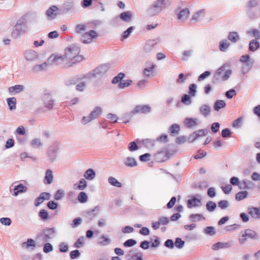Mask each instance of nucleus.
<instances>
[{
    "mask_svg": "<svg viewBox=\"0 0 260 260\" xmlns=\"http://www.w3.org/2000/svg\"><path fill=\"white\" fill-rule=\"evenodd\" d=\"M162 7V0H157L154 2L149 9L150 13L152 15H156L161 11Z\"/></svg>",
    "mask_w": 260,
    "mask_h": 260,
    "instance_id": "11",
    "label": "nucleus"
},
{
    "mask_svg": "<svg viewBox=\"0 0 260 260\" xmlns=\"http://www.w3.org/2000/svg\"><path fill=\"white\" fill-rule=\"evenodd\" d=\"M84 76L81 78L79 75L71 77L65 81V84L67 86H71L78 83L82 79L84 78Z\"/></svg>",
    "mask_w": 260,
    "mask_h": 260,
    "instance_id": "21",
    "label": "nucleus"
},
{
    "mask_svg": "<svg viewBox=\"0 0 260 260\" xmlns=\"http://www.w3.org/2000/svg\"><path fill=\"white\" fill-rule=\"evenodd\" d=\"M85 242V237L84 236L80 237L74 244V247L77 248H80L84 246Z\"/></svg>",
    "mask_w": 260,
    "mask_h": 260,
    "instance_id": "42",
    "label": "nucleus"
},
{
    "mask_svg": "<svg viewBox=\"0 0 260 260\" xmlns=\"http://www.w3.org/2000/svg\"><path fill=\"white\" fill-rule=\"evenodd\" d=\"M119 18L125 22H129L132 21L133 13L131 11H124L119 15Z\"/></svg>",
    "mask_w": 260,
    "mask_h": 260,
    "instance_id": "20",
    "label": "nucleus"
},
{
    "mask_svg": "<svg viewBox=\"0 0 260 260\" xmlns=\"http://www.w3.org/2000/svg\"><path fill=\"white\" fill-rule=\"evenodd\" d=\"M207 209L210 211H213L216 207V204L212 201H209L206 205Z\"/></svg>",
    "mask_w": 260,
    "mask_h": 260,
    "instance_id": "64",
    "label": "nucleus"
},
{
    "mask_svg": "<svg viewBox=\"0 0 260 260\" xmlns=\"http://www.w3.org/2000/svg\"><path fill=\"white\" fill-rule=\"evenodd\" d=\"M53 172L51 169H48L46 171L43 182L46 185H49L53 182Z\"/></svg>",
    "mask_w": 260,
    "mask_h": 260,
    "instance_id": "18",
    "label": "nucleus"
},
{
    "mask_svg": "<svg viewBox=\"0 0 260 260\" xmlns=\"http://www.w3.org/2000/svg\"><path fill=\"white\" fill-rule=\"evenodd\" d=\"M96 176L95 171L93 169H87L84 174V177L88 180L93 179Z\"/></svg>",
    "mask_w": 260,
    "mask_h": 260,
    "instance_id": "29",
    "label": "nucleus"
},
{
    "mask_svg": "<svg viewBox=\"0 0 260 260\" xmlns=\"http://www.w3.org/2000/svg\"><path fill=\"white\" fill-rule=\"evenodd\" d=\"M200 203V200L193 197L187 201V207L191 208L198 206Z\"/></svg>",
    "mask_w": 260,
    "mask_h": 260,
    "instance_id": "33",
    "label": "nucleus"
},
{
    "mask_svg": "<svg viewBox=\"0 0 260 260\" xmlns=\"http://www.w3.org/2000/svg\"><path fill=\"white\" fill-rule=\"evenodd\" d=\"M74 8V3L72 1L65 2L62 6L63 13H67L69 11L73 10Z\"/></svg>",
    "mask_w": 260,
    "mask_h": 260,
    "instance_id": "24",
    "label": "nucleus"
},
{
    "mask_svg": "<svg viewBox=\"0 0 260 260\" xmlns=\"http://www.w3.org/2000/svg\"><path fill=\"white\" fill-rule=\"evenodd\" d=\"M27 29L26 16H23L17 21L12 31L11 37L15 39H18L26 32Z\"/></svg>",
    "mask_w": 260,
    "mask_h": 260,
    "instance_id": "1",
    "label": "nucleus"
},
{
    "mask_svg": "<svg viewBox=\"0 0 260 260\" xmlns=\"http://www.w3.org/2000/svg\"><path fill=\"white\" fill-rule=\"evenodd\" d=\"M41 100L45 108H47L49 110L53 109L54 104V100L53 99L51 92L45 91L44 93L41 96Z\"/></svg>",
    "mask_w": 260,
    "mask_h": 260,
    "instance_id": "6",
    "label": "nucleus"
},
{
    "mask_svg": "<svg viewBox=\"0 0 260 260\" xmlns=\"http://www.w3.org/2000/svg\"><path fill=\"white\" fill-rule=\"evenodd\" d=\"M151 154L146 153L139 156V160L142 162H146L150 160Z\"/></svg>",
    "mask_w": 260,
    "mask_h": 260,
    "instance_id": "60",
    "label": "nucleus"
},
{
    "mask_svg": "<svg viewBox=\"0 0 260 260\" xmlns=\"http://www.w3.org/2000/svg\"><path fill=\"white\" fill-rule=\"evenodd\" d=\"M7 104L9 108L11 111H13L16 108V99L15 97L9 98L7 99Z\"/></svg>",
    "mask_w": 260,
    "mask_h": 260,
    "instance_id": "34",
    "label": "nucleus"
},
{
    "mask_svg": "<svg viewBox=\"0 0 260 260\" xmlns=\"http://www.w3.org/2000/svg\"><path fill=\"white\" fill-rule=\"evenodd\" d=\"M39 216L43 221L48 220L49 218V215L48 211L45 209H41L39 212Z\"/></svg>",
    "mask_w": 260,
    "mask_h": 260,
    "instance_id": "43",
    "label": "nucleus"
},
{
    "mask_svg": "<svg viewBox=\"0 0 260 260\" xmlns=\"http://www.w3.org/2000/svg\"><path fill=\"white\" fill-rule=\"evenodd\" d=\"M58 8L53 5L51 6L46 12V15L49 18L54 19L57 15Z\"/></svg>",
    "mask_w": 260,
    "mask_h": 260,
    "instance_id": "17",
    "label": "nucleus"
},
{
    "mask_svg": "<svg viewBox=\"0 0 260 260\" xmlns=\"http://www.w3.org/2000/svg\"><path fill=\"white\" fill-rule=\"evenodd\" d=\"M64 194V191L61 189H58L54 196V198L55 200L58 201L61 199Z\"/></svg>",
    "mask_w": 260,
    "mask_h": 260,
    "instance_id": "58",
    "label": "nucleus"
},
{
    "mask_svg": "<svg viewBox=\"0 0 260 260\" xmlns=\"http://www.w3.org/2000/svg\"><path fill=\"white\" fill-rule=\"evenodd\" d=\"M189 14V10L186 8L180 11L178 14L177 18L179 20L184 21L188 18Z\"/></svg>",
    "mask_w": 260,
    "mask_h": 260,
    "instance_id": "25",
    "label": "nucleus"
},
{
    "mask_svg": "<svg viewBox=\"0 0 260 260\" xmlns=\"http://www.w3.org/2000/svg\"><path fill=\"white\" fill-rule=\"evenodd\" d=\"M141 141L145 147L149 149H153L156 141L162 142V134L160 135L156 140L145 139L142 140Z\"/></svg>",
    "mask_w": 260,
    "mask_h": 260,
    "instance_id": "9",
    "label": "nucleus"
},
{
    "mask_svg": "<svg viewBox=\"0 0 260 260\" xmlns=\"http://www.w3.org/2000/svg\"><path fill=\"white\" fill-rule=\"evenodd\" d=\"M22 247L27 249L31 247V249L34 250L36 247V243L34 239L28 238L26 242L22 243Z\"/></svg>",
    "mask_w": 260,
    "mask_h": 260,
    "instance_id": "27",
    "label": "nucleus"
},
{
    "mask_svg": "<svg viewBox=\"0 0 260 260\" xmlns=\"http://www.w3.org/2000/svg\"><path fill=\"white\" fill-rule=\"evenodd\" d=\"M80 255L81 253L78 249L72 250L70 252V257L72 259H76L80 257Z\"/></svg>",
    "mask_w": 260,
    "mask_h": 260,
    "instance_id": "57",
    "label": "nucleus"
},
{
    "mask_svg": "<svg viewBox=\"0 0 260 260\" xmlns=\"http://www.w3.org/2000/svg\"><path fill=\"white\" fill-rule=\"evenodd\" d=\"M200 112L204 116H206L208 115L210 112V109L208 106L203 105L200 108Z\"/></svg>",
    "mask_w": 260,
    "mask_h": 260,
    "instance_id": "52",
    "label": "nucleus"
},
{
    "mask_svg": "<svg viewBox=\"0 0 260 260\" xmlns=\"http://www.w3.org/2000/svg\"><path fill=\"white\" fill-rule=\"evenodd\" d=\"M124 164L126 166L130 168L136 167L138 165L136 159L131 157H126L124 161Z\"/></svg>",
    "mask_w": 260,
    "mask_h": 260,
    "instance_id": "28",
    "label": "nucleus"
},
{
    "mask_svg": "<svg viewBox=\"0 0 260 260\" xmlns=\"http://www.w3.org/2000/svg\"><path fill=\"white\" fill-rule=\"evenodd\" d=\"M135 29L134 26H130L128 28H127L125 31L123 32L121 36V39L120 40L121 41H124V40L128 38L132 32L133 31V30Z\"/></svg>",
    "mask_w": 260,
    "mask_h": 260,
    "instance_id": "32",
    "label": "nucleus"
},
{
    "mask_svg": "<svg viewBox=\"0 0 260 260\" xmlns=\"http://www.w3.org/2000/svg\"><path fill=\"white\" fill-rule=\"evenodd\" d=\"M158 44L154 40H150L145 43L143 50L145 52L148 53L154 49H155Z\"/></svg>",
    "mask_w": 260,
    "mask_h": 260,
    "instance_id": "14",
    "label": "nucleus"
},
{
    "mask_svg": "<svg viewBox=\"0 0 260 260\" xmlns=\"http://www.w3.org/2000/svg\"><path fill=\"white\" fill-rule=\"evenodd\" d=\"M155 65L152 64L149 67L145 68L143 70V74L146 77H150V74L152 73V71L154 69Z\"/></svg>",
    "mask_w": 260,
    "mask_h": 260,
    "instance_id": "48",
    "label": "nucleus"
},
{
    "mask_svg": "<svg viewBox=\"0 0 260 260\" xmlns=\"http://www.w3.org/2000/svg\"><path fill=\"white\" fill-rule=\"evenodd\" d=\"M59 251L62 253H66L69 251V246L64 242H61L59 244Z\"/></svg>",
    "mask_w": 260,
    "mask_h": 260,
    "instance_id": "54",
    "label": "nucleus"
},
{
    "mask_svg": "<svg viewBox=\"0 0 260 260\" xmlns=\"http://www.w3.org/2000/svg\"><path fill=\"white\" fill-rule=\"evenodd\" d=\"M103 113V109L101 107L96 106L90 112L88 116H83L81 122L85 125L88 122L99 118Z\"/></svg>",
    "mask_w": 260,
    "mask_h": 260,
    "instance_id": "5",
    "label": "nucleus"
},
{
    "mask_svg": "<svg viewBox=\"0 0 260 260\" xmlns=\"http://www.w3.org/2000/svg\"><path fill=\"white\" fill-rule=\"evenodd\" d=\"M185 242L180 238H177L175 240L174 245L178 248H182L184 245Z\"/></svg>",
    "mask_w": 260,
    "mask_h": 260,
    "instance_id": "61",
    "label": "nucleus"
},
{
    "mask_svg": "<svg viewBox=\"0 0 260 260\" xmlns=\"http://www.w3.org/2000/svg\"><path fill=\"white\" fill-rule=\"evenodd\" d=\"M87 186V181L84 179H81L79 181V184L75 183L74 184V188L75 189L84 190Z\"/></svg>",
    "mask_w": 260,
    "mask_h": 260,
    "instance_id": "30",
    "label": "nucleus"
},
{
    "mask_svg": "<svg viewBox=\"0 0 260 260\" xmlns=\"http://www.w3.org/2000/svg\"><path fill=\"white\" fill-rule=\"evenodd\" d=\"M31 145L34 148H38L42 145V143L40 139L35 138L31 140Z\"/></svg>",
    "mask_w": 260,
    "mask_h": 260,
    "instance_id": "53",
    "label": "nucleus"
},
{
    "mask_svg": "<svg viewBox=\"0 0 260 260\" xmlns=\"http://www.w3.org/2000/svg\"><path fill=\"white\" fill-rule=\"evenodd\" d=\"M248 213L253 218H260V208H249L248 209Z\"/></svg>",
    "mask_w": 260,
    "mask_h": 260,
    "instance_id": "23",
    "label": "nucleus"
},
{
    "mask_svg": "<svg viewBox=\"0 0 260 260\" xmlns=\"http://www.w3.org/2000/svg\"><path fill=\"white\" fill-rule=\"evenodd\" d=\"M77 199L81 203H85L88 200V196L86 192L81 191L78 195Z\"/></svg>",
    "mask_w": 260,
    "mask_h": 260,
    "instance_id": "38",
    "label": "nucleus"
},
{
    "mask_svg": "<svg viewBox=\"0 0 260 260\" xmlns=\"http://www.w3.org/2000/svg\"><path fill=\"white\" fill-rule=\"evenodd\" d=\"M25 58L29 61H32L36 59L38 57V54L37 52L33 50H27L24 53Z\"/></svg>",
    "mask_w": 260,
    "mask_h": 260,
    "instance_id": "16",
    "label": "nucleus"
},
{
    "mask_svg": "<svg viewBox=\"0 0 260 260\" xmlns=\"http://www.w3.org/2000/svg\"><path fill=\"white\" fill-rule=\"evenodd\" d=\"M110 68V64L109 63L102 64L94 69L92 72L88 73L84 77L91 79L93 77L102 76L107 73Z\"/></svg>",
    "mask_w": 260,
    "mask_h": 260,
    "instance_id": "4",
    "label": "nucleus"
},
{
    "mask_svg": "<svg viewBox=\"0 0 260 260\" xmlns=\"http://www.w3.org/2000/svg\"><path fill=\"white\" fill-rule=\"evenodd\" d=\"M248 192L247 191H242L238 192L235 196L237 201H240L247 197Z\"/></svg>",
    "mask_w": 260,
    "mask_h": 260,
    "instance_id": "44",
    "label": "nucleus"
},
{
    "mask_svg": "<svg viewBox=\"0 0 260 260\" xmlns=\"http://www.w3.org/2000/svg\"><path fill=\"white\" fill-rule=\"evenodd\" d=\"M73 56L74 57L73 58V59H70L71 61L70 63L71 64V66H72L73 64H75L76 62H78L82 61L84 58L82 55H80L79 54Z\"/></svg>",
    "mask_w": 260,
    "mask_h": 260,
    "instance_id": "56",
    "label": "nucleus"
},
{
    "mask_svg": "<svg viewBox=\"0 0 260 260\" xmlns=\"http://www.w3.org/2000/svg\"><path fill=\"white\" fill-rule=\"evenodd\" d=\"M111 243V240L105 235H102L98 241V243L102 246H106Z\"/></svg>",
    "mask_w": 260,
    "mask_h": 260,
    "instance_id": "31",
    "label": "nucleus"
},
{
    "mask_svg": "<svg viewBox=\"0 0 260 260\" xmlns=\"http://www.w3.org/2000/svg\"><path fill=\"white\" fill-rule=\"evenodd\" d=\"M56 235V230L54 228H45L42 230L37 235V239H42L43 242H50Z\"/></svg>",
    "mask_w": 260,
    "mask_h": 260,
    "instance_id": "3",
    "label": "nucleus"
},
{
    "mask_svg": "<svg viewBox=\"0 0 260 260\" xmlns=\"http://www.w3.org/2000/svg\"><path fill=\"white\" fill-rule=\"evenodd\" d=\"M151 108L148 105H137L135 108L131 111L133 115L137 113L146 114L151 111Z\"/></svg>",
    "mask_w": 260,
    "mask_h": 260,
    "instance_id": "10",
    "label": "nucleus"
},
{
    "mask_svg": "<svg viewBox=\"0 0 260 260\" xmlns=\"http://www.w3.org/2000/svg\"><path fill=\"white\" fill-rule=\"evenodd\" d=\"M108 182L113 186L121 187L122 186L121 182H119L116 179L112 176L108 178Z\"/></svg>",
    "mask_w": 260,
    "mask_h": 260,
    "instance_id": "37",
    "label": "nucleus"
},
{
    "mask_svg": "<svg viewBox=\"0 0 260 260\" xmlns=\"http://www.w3.org/2000/svg\"><path fill=\"white\" fill-rule=\"evenodd\" d=\"M24 86L22 85H15L9 88V91L11 93L15 91L16 93H19L24 90Z\"/></svg>",
    "mask_w": 260,
    "mask_h": 260,
    "instance_id": "36",
    "label": "nucleus"
},
{
    "mask_svg": "<svg viewBox=\"0 0 260 260\" xmlns=\"http://www.w3.org/2000/svg\"><path fill=\"white\" fill-rule=\"evenodd\" d=\"M204 10H201L198 12H197L191 18V19L194 21H198L201 20L202 18L204 17L203 14L204 13Z\"/></svg>",
    "mask_w": 260,
    "mask_h": 260,
    "instance_id": "40",
    "label": "nucleus"
},
{
    "mask_svg": "<svg viewBox=\"0 0 260 260\" xmlns=\"http://www.w3.org/2000/svg\"><path fill=\"white\" fill-rule=\"evenodd\" d=\"M100 210V207L96 206L93 209L87 211L85 212V216L89 220V221H91L96 216Z\"/></svg>",
    "mask_w": 260,
    "mask_h": 260,
    "instance_id": "15",
    "label": "nucleus"
},
{
    "mask_svg": "<svg viewBox=\"0 0 260 260\" xmlns=\"http://www.w3.org/2000/svg\"><path fill=\"white\" fill-rule=\"evenodd\" d=\"M82 218L80 217H77L74 218L71 224V226L73 228H76L79 226L82 223Z\"/></svg>",
    "mask_w": 260,
    "mask_h": 260,
    "instance_id": "59",
    "label": "nucleus"
},
{
    "mask_svg": "<svg viewBox=\"0 0 260 260\" xmlns=\"http://www.w3.org/2000/svg\"><path fill=\"white\" fill-rule=\"evenodd\" d=\"M229 244L227 243H223L221 242H218L214 245H213L212 248L213 250H216L221 248H223L225 247H228Z\"/></svg>",
    "mask_w": 260,
    "mask_h": 260,
    "instance_id": "47",
    "label": "nucleus"
},
{
    "mask_svg": "<svg viewBox=\"0 0 260 260\" xmlns=\"http://www.w3.org/2000/svg\"><path fill=\"white\" fill-rule=\"evenodd\" d=\"M232 74V71L230 70H228L226 71H225V67H222L220 68L217 73L216 75L218 76H221V79L223 81L229 79L230 75Z\"/></svg>",
    "mask_w": 260,
    "mask_h": 260,
    "instance_id": "13",
    "label": "nucleus"
},
{
    "mask_svg": "<svg viewBox=\"0 0 260 260\" xmlns=\"http://www.w3.org/2000/svg\"><path fill=\"white\" fill-rule=\"evenodd\" d=\"M80 52V49L78 46L72 45L65 50L64 55L67 59L70 60L73 59V56L79 54Z\"/></svg>",
    "mask_w": 260,
    "mask_h": 260,
    "instance_id": "7",
    "label": "nucleus"
},
{
    "mask_svg": "<svg viewBox=\"0 0 260 260\" xmlns=\"http://www.w3.org/2000/svg\"><path fill=\"white\" fill-rule=\"evenodd\" d=\"M228 39L233 42H236L239 39V37L237 32L233 31L229 33Z\"/></svg>",
    "mask_w": 260,
    "mask_h": 260,
    "instance_id": "50",
    "label": "nucleus"
},
{
    "mask_svg": "<svg viewBox=\"0 0 260 260\" xmlns=\"http://www.w3.org/2000/svg\"><path fill=\"white\" fill-rule=\"evenodd\" d=\"M258 239L259 236L256 232L250 229L241 231L238 236V241L241 244H245L248 239L256 240Z\"/></svg>",
    "mask_w": 260,
    "mask_h": 260,
    "instance_id": "2",
    "label": "nucleus"
},
{
    "mask_svg": "<svg viewBox=\"0 0 260 260\" xmlns=\"http://www.w3.org/2000/svg\"><path fill=\"white\" fill-rule=\"evenodd\" d=\"M124 77L125 74L120 72L112 79L111 83L113 84L119 83L120 82L122 81V79L124 78Z\"/></svg>",
    "mask_w": 260,
    "mask_h": 260,
    "instance_id": "35",
    "label": "nucleus"
},
{
    "mask_svg": "<svg viewBox=\"0 0 260 260\" xmlns=\"http://www.w3.org/2000/svg\"><path fill=\"white\" fill-rule=\"evenodd\" d=\"M87 26L84 24H77L75 27V31L78 34H80L81 31H84L86 29Z\"/></svg>",
    "mask_w": 260,
    "mask_h": 260,
    "instance_id": "62",
    "label": "nucleus"
},
{
    "mask_svg": "<svg viewBox=\"0 0 260 260\" xmlns=\"http://www.w3.org/2000/svg\"><path fill=\"white\" fill-rule=\"evenodd\" d=\"M59 147L56 144L50 146L48 149V155L51 161H53L56 158L57 152Z\"/></svg>",
    "mask_w": 260,
    "mask_h": 260,
    "instance_id": "12",
    "label": "nucleus"
},
{
    "mask_svg": "<svg viewBox=\"0 0 260 260\" xmlns=\"http://www.w3.org/2000/svg\"><path fill=\"white\" fill-rule=\"evenodd\" d=\"M137 244V241L133 239H129L126 240L123 243V246L126 247H131L134 246Z\"/></svg>",
    "mask_w": 260,
    "mask_h": 260,
    "instance_id": "55",
    "label": "nucleus"
},
{
    "mask_svg": "<svg viewBox=\"0 0 260 260\" xmlns=\"http://www.w3.org/2000/svg\"><path fill=\"white\" fill-rule=\"evenodd\" d=\"M43 250L44 253H48L53 250V247L51 243L47 242L44 244Z\"/></svg>",
    "mask_w": 260,
    "mask_h": 260,
    "instance_id": "46",
    "label": "nucleus"
},
{
    "mask_svg": "<svg viewBox=\"0 0 260 260\" xmlns=\"http://www.w3.org/2000/svg\"><path fill=\"white\" fill-rule=\"evenodd\" d=\"M132 83V80H122L118 84V87L120 89H123L130 86Z\"/></svg>",
    "mask_w": 260,
    "mask_h": 260,
    "instance_id": "49",
    "label": "nucleus"
},
{
    "mask_svg": "<svg viewBox=\"0 0 260 260\" xmlns=\"http://www.w3.org/2000/svg\"><path fill=\"white\" fill-rule=\"evenodd\" d=\"M48 208L51 210H55L58 208V204L54 201H50L47 203Z\"/></svg>",
    "mask_w": 260,
    "mask_h": 260,
    "instance_id": "63",
    "label": "nucleus"
},
{
    "mask_svg": "<svg viewBox=\"0 0 260 260\" xmlns=\"http://www.w3.org/2000/svg\"><path fill=\"white\" fill-rule=\"evenodd\" d=\"M180 131V126L176 124L172 125L169 129L170 133L172 135H175L179 133Z\"/></svg>",
    "mask_w": 260,
    "mask_h": 260,
    "instance_id": "51",
    "label": "nucleus"
},
{
    "mask_svg": "<svg viewBox=\"0 0 260 260\" xmlns=\"http://www.w3.org/2000/svg\"><path fill=\"white\" fill-rule=\"evenodd\" d=\"M259 47V43L255 40H252L249 43V50L254 51L257 50Z\"/></svg>",
    "mask_w": 260,
    "mask_h": 260,
    "instance_id": "39",
    "label": "nucleus"
},
{
    "mask_svg": "<svg viewBox=\"0 0 260 260\" xmlns=\"http://www.w3.org/2000/svg\"><path fill=\"white\" fill-rule=\"evenodd\" d=\"M98 36V34L96 31L90 30L82 35L81 41L84 44H88L91 43L93 39L97 38Z\"/></svg>",
    "mask_w": 260,
    "mask_h": 260,
    "instance_id": "8",
    "label": "nucleus"
},
{
    "mask_svg": "<svg viewBox=\"0 0 260 260\" xmlns=\"http://www.w3.org/2000/svg\"><path fill=\"white\" fill-rule=\"evenodd\" d=\"M47 63L46 62L43 63L41 64H36L32 69V71L34 72H37L39 71H42L46 70L47 68Z\"/></svg>",
    "mask_w": 260,
    "mask_h": 260,
    "instance_id": "41",
    "label": "nucleus"
},
{
    "mask_svg": "<svg viewBox=\"0 0 260 260\" xmlns=\"http://www.w3.org/2000/svg\"><path fill=\"white\" fill-rule=\"evenodd\" d=\"M141 142L139 139H136L134 141L130 142L128 145L127 148L129 151L133 152L139 150L140 147L138 145V144Z\"/></svg>",
    "mask_w": 260,
    "mask_h": 260,
    "instance_id": "22",
    "label": "nucleus"
},
{
    "mask_svg": "<svg viewBox=\"0 0 260 260\" xmlns=\"http://www.w3.org/2000/svg\"><path fill=\"white\" fill-rule=\"evenodd\" d=\"M13 195L15 197L17 196L21 193L26 192L28 188L26 186H24L23 184L20 183L17 185H16L14 188Z\"/></svg>",
    "mask_w": 260,
    "mask_h": 260,
    "instance_id": "19",
    "label": "nucleus"
},
{
    "mask_svg": "<svg viewBox=\"0 0 260 260\" xmlns=\"http://www.w3.org/2000/svg\"><path fill=\"white\" fill-rule=\"evenodd\" d=\"M185 125L188 128L193 127L198 124V120L196 118H187L184 121Z\"/></svg>",
    "mask_w": 260,
    "mask_h": 260,
    "instance_id": "26",
    "label": "nucleus"
},
{
    "mask_svg": "<svg viewBox=\"0 0 260 260\" xmlns=\"http://www.w3.org/2000/svg\"><path fill=\"white\" fill-rule=\"evenodd\" d=\"M226 104L223 100H217L214 104V110L218 111L219 109L224 108Z\"/></svg>",
    "mask_w": 260,
    "mask_h": 260,
    "instance_id": "45",
    "label": "nucleus"
}]
</instances>
